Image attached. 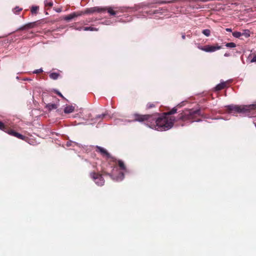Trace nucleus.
<instances>
[{
    "instance_id": "cd10ccee",
    "label": "nucleus",
    "mask_w": 256,
    "mask_h": 256,
    "mask_svg": "<svg viewBox=\"0 0 256 256\" xmlns=\"http://www.w3.org/2000/svg\"><path fill=\"white\" fill-rule=\"evenodd\" d=\"M53 5V3L52 1H48V0H46L45 1V6H46L52 7Z\"/></svg>"
},
{
    "instance_id": "c9c22d12",
    "label": "nucleus",
    "mask_w": 256,
    "mask_h": 256,
    "mask_svg": "<svg viewBox=\"0 0 256 256\" xmlns=\"http://www.w3.org/2000/svg\"><path fill=\"white\" fill-rule=\"evenodd\" d=\"M182 39H184H184H185V38H186V36H185V34H183V35L182 36Z\"/></svg>"
},
{
    "instance_id": "a211bd4d",
    "label": "nucleus",
    "mask_w": 256,
    "mask_h": 256,
    "mask_svg": "<svg viewBox=\"0 0 256 256\" xmlns=\"http://www.w3.org/2000/svg\"><path fill=\"white\" fill-rule=\"evenodd\" d=\"M105 8H106V10H107L108 13H109L110 15L114 16L116 14V12L114 11L111 7Z\"/></svg>"
},
{
    "instance_id": "a878e982",
    "label": "nucleus",
    "mask_w": 256,
    "mask_h": 256,
    "mask_svg": "<svg viewBox=\"0 0 256 256\" xmlns=\"http://www.w3.org/2000/svg\"><path fill=\"white\" fill-rule=\"evenodd\" d=\"M22 8H20L19 7H16L14 10L13 12L16 14H18L19 12L22 10Z\"/></svg>"
},
{
    "instance_id": "4c0bfd02",
    "label": "nucleus",
    "mask_w": 256,
    "mask_h": 256,
    "mask_svg": "<svg viewBox=\"0 0 256 256\" xmlns=\"http://www.w3.org/2000/svg\"><path fill=\"white\" fill-rule=\"evenodd\" d=\"M160 4L166 3V2H160Z\"/></svg>"
},
{
    "instance_id": "f3484780",
    "label": "nucleus",
    "mask_w": 256,
    "mask_h": 256,
    "mask_svg": "<svg viewBox=\"0 0 256 256\" xmlns=\"http://www.w3.org/2000/svg\"><path fill=\"white\" fill-rule=\"evenodd\" d=\"M242 36H244L246 38H248L250 36V31L248 30H244L242 32H241Z\"/></svg>"
},
{
    "instance_id": "412c9836",
    "label": "nucleus",
    "mask_w": 256,
    "mask_h": 256,
    "mask_svg": "<svg viewBox=\"0 0 256 256\" xmlns=\"http://www.w3.org/2000/svg\"><path fill=\"white\" fill-rule=\"evenodd\" d=\"M49 98H50V100L52 101V102H59V100L56 96H50L49 97Z\"/></svg>"
},
{
    "instance_id": "f704fd0d",
    "label": "nucleus",
    "mask_w": 256,
    "mask_h": 256,
    "mask_svg": "<svg viewBox=\"0 0 256 256\" xmlns=\"http://www.w3.org/2000/svg\"><path fill=\"white\" fill-rule=\"evenodd\" d=\"M61 10H61V9H60V8H58V9L56 10V12H61Z\"/></svg>"
},
{
    "instance_id": "7ed1b4c3",
    "label": "nucleus",
    "mask_w": 256,
    "mask_h": 256,
    "mask_svg": "<svg viewBox=\"0 0 256 256\" xmlns=\"http://www.w3.org/2000/svg\"><path fill=\"white\" fill-rule=\"evenodd\" d=\"M226 110L228 112H236V113H246L249 112L251 110L256 108L255 105L250 106H238V105H229L226 106Z\"/></svg>"
},
{
    "instance_id": "39448f33",
    "label": "nucleus",
    "mask_w": 256,
    "mask_h": 256,
    "mask_svg": "<svg viewBox=\"0 0 256 256\" xmlns=\"http://www.w3.org/2000/svg\"><path fill=\"white\" fill-rule=\"evenodd\" d=\"M90 176L98 186H102L104 184V180L102 174L93 172L90 173Z\"/></svg>"
},
{
    "instance_id": "6ab92c4d",
    "label": "nucleus",
    "mask_w": 256,
    "mask_h": 256,
    "mask_svg": "<svg viewBox=\"0 0 256 256\" xmlns=\"http://www.w3.org/2000/svg\"><path fill=\"white\" fill-rule=\"evenodd\" d=\"M166 10L163 8H159L158 10H154L153 11H150V14H158L162 12L161 11L162 10Z\"/></svg>"
},
{
    "instance_id": "6e6552de",
    "label": "nucleus",
    "mask_w": 256,
    "mask_h": 256,
    "mask_svg": "<svg viewBox=\"0 0 256 256\" xmlns=\"http://www.w3.org/2000/svg\"><path fill=\"white\" fill-rule=\"evenodd\" d=\"M96 152H99L103 156H105L106 158H114L110 153L108 152V151L104 148L100 147V146H96Z\"/></svg>"
},
{
    "instance_id": "e433bc0d",
    "label": "nucleus",
    "mask_w": 256,
    "mask_h": 256,
    "mask_svg": "<svg viewBox=\"0 0 256 256\" xmlns=\"http://www.w3.org/2000/svg\"><path fill=\"white\" fill-rule=\"evenodd\" d=\"M104 174L106 175H108V176H112V175L110 174H108V173L104 172Z\"/></svg>"
},
{
    "instance_id": "c85d7f7f",
    "label": "nucleus",
    "mask_w": 256,
    "mask_h": 256,
    "mask_svg": "<svg viewBox=\"0 0 256 256\" xmlns=\"http://www.w3.org/2000/svg\"><path fill=\"white\" fill-rule=\"evenodd\" d=\"M120 180H122L124 178V174L122 172H120Z\"/></svg>"
},
{
    "instance_id": "20e7f679",
    "label": "nucleus",
    "mask_w": 256,
    "mask_h": 256,
    "mask_svg": "<svg viewBox=\"0 0 256 256\" xmlns=\"http://www.w3.org/2000/svg\"><path fill=\"white\" fill-rule=\"evenodd\" d=\"M1 130H4L8 134H9L15 136L19 139L22 140H26V137L15 132L14 130L6 127L4 124L1 122Z\"/></svg>"
},
{
    "instance_id": "aec40b11",
    "label": "nucleus",
    "mask_w": 256,
    "mask_h": 256,
    "mask_svg": "<svg viewBox=\"0 0 256 256\" xmlns=\"http://www.w3.org/2000/svg\"><path fill=\"white\" fill-rule=\"evenodd\" d=\"M202 33L206 36H209L210 34V30L208 29H205L202 31Z\"/></svg>"
},
{
    "instance_id": "9d476101",
    "label": "nucleus",
    "mask_w": 256,
    "mask_h": 256,
    "mask_svg": "<svg viewBox=\"0 0 256 256\" xmlns=\"http://www.w3.org/2000/svg\"><path fill=\"white\" fill-rule=\"evenodd\" d=\"M38 22L37 21V22H30V23L27 24L26 25L19 28L16 30L17 31L20 30H26V29L33 28L37 25V24L38 23Z\"/></svg>"
},
{
    "instance_id": "9b49d317",
    "label": "nucleus",
    "mask_w": 256,
    "mask_h": 256,
    "mask_svg": "<svg viewBox=\"0 0 256 256\" xmlns=\"http://www.w3.org/2000/svg\"><path fill=\"white\" fill-rule=\"evenodd\" d=\"M58 104H51L49 103L46 104V108L48 110H55L58 108Z\"/></svg>"
},
{
    "instance_id": "f8f14e48",
    "label": "nucleus",
    "mask_w": 256,
    "mask_h": 256,
    "mask_svg": "<svg viewBox=\"0 0 256 256\" xmlns=\"http://www.w3.org/2000/svg\"><path fill=\"white\" fill-rule=\"evenodd\" d=\"M74 107L72 106H68L64 109V112L66 114L72 113L74 111Z\"/></svg>"
},
{
    "instance_id": "b1692460",
    "label": "nucleus",
    "mask_w": 256,
    "mask_h": 256,
    "mask_svg": "<svg viewBox=\"0 0 256 256\" xmlns=\"http://www.w3.org/2000/svg\"><path fill=\"white\" fill-rule=\"evenodd\" d=\"M232 36L235 38H238L242 36V34L240 32H232Z\"/></svg>"
},
{
    "instance_id": "7c9ffc66",
    "label": "nucleus",
    "mask_w": 256,
    "mask_h": 256,
    "mask_svg": "<svg viewBox=\"0 0 256 256\" xmlns=\"http://www.w3.org/2000/svg\"><path fill=\"white\" fill-rule=\"evenodd\" d=\"M42 72V69L36 70V71H34V73L38 74V73L41 72Z\"/></svg>"
},
{
    "instance_id": "393cba45",
    "label": "nucleus",
    "mask_w": 256,
    "mask_h": 256,
    "mask_svg": "<svg viewBox=\"0 0 256 256\" xmlns=\"http://www.w3.org/2000/svg\"><path fill=\"white\" fill-rule=\"evenodd\" d=\"M84 30L87 31V30H90V31H94V30H97V29L96 28H93V27H84Z\"/></svg>"
},
{
    "instance_id": "f03ea898",
    "label": "nucleus",
    "mask_w": 256,
    "mask_h": 256,
    "mask_svg": "<svg viewBox=\"0 0 256 256\" xmlns=\"http://www.w3.org/2000/svg\"><path fill=\"white\" fill-rule=\"evenodd\" d=\"M200 114V110H186L178 114L177 118L178 120H181L184 122L187 120H189L190 122H198L200 120L198 117Z\"/></svg>"
},
{
    "instance_id": "c756f323",
    "label": "nucleus",
    "mask_w": 256,
    "mask_h": 256,
    "mask_svg": "<svg viewBox=\"0 0 256 256\" xmlns=\"http://www.w3.org/2000/svg\"><path fill=\"white\" fill-rule=\"evenodd\" d=\"M250 62H256V55L253 57V58L251 60Z\"/></svg>"
},
{
    "instance_id": "f257e3e1",
    "label": "nucleus",
    "mask_w": 256,
    "mask_h": 256,
    "mask_svg": "<svg viewBox=\"0 0 256 256\" xmlns=\"http://www.w3.org/2000/svg\"><path fill=\"white\" fill-rule=\"evenodd\" d=\"M133 118L134 121L144 122L148 127L160 131L170 128L175 120L174 116H168L164 113L162 115L158 114H134Z\"/></svg>"
},
{
    "instance_id": "4468645a",
    "label": "nucleus",
    "mask_w": 256,
    "mask_h": 256,
    "mask_svg": "<svg viewBox=\"0 0 256 256\" xmlns=\"http://www.w3.org/2000/svg\"><path fill=\"white\" fill-rule=\"evenodd\" d=\"M50 78L52 80H57L60 76V74L58 72H52L49 75Z\"/></svg>"
},
{
    "instance_id": "423d86ee",
    "label": "nucleus",
    "mask_w": 256,
    "mask_h": 256,
    "mask_svg": "<svg viewBox=\"0 0 256 256\" xmlns=\"http://www.w3.org/2000/svg\"><path fill=\"white\" fill-rule=\"evenodd\" d=\"M106 11V8H103L100 6H95L90 8H86L84 11H81L82 13V15L84 14H92L94 12H104Z\"/></svg>"
},
{
    "instance_id": "5701e85b",
    "label": "nucleus",
    "mask_w": 256,
    "mask_h": 256,
    "mask_svg": "<svg viewBox=\"0 0 256 256\" xmlns=\"http://www.w3.org/2000/svg\"><path fill=\"white\" fill-rule=\"evenodd\" d=\"M156 103H150L149 102L146 104V109H150L156 106Z\"/></svg>"
},
{
    "instance_id": "4be33fe9",
    "label": "nucleus",
    "mask_w": 256,
    "mask_h": 256,
    "mask_svg": "<svg viewBox=\"0 0 256 256\" xmlns=\"http://www.w3.org/2000/svg\"><path fill=\"white\" fill-rule=\"evenodd\" d=\"M39 8L37 6H32L31 8V12L32 14H36Z\"/></svg>"
},
{
    "instance_id": "0eeeda50",
    "label": "nucleus",
    "mask_w": 256,
    "mask_h": 256,
    "mask_svg": "<svg viewBox=\"0 0 256 256\" xmlns=\"http://www.w3.org/2000/svg\"><path fill=\"white\" fill-rule=\"evenodd\" d=\"M200 50L208 52H214L217 50H220L222 47L218 46V44L216 46L206 45L204 46H198V47Z\"/></svg>"
},
{
    "instance_id": "1a4fd4ad",
    "label": "nucleus",
    "mask_w": 256,
    "mask_h": 256,
    "mask_svg": "<svg viewBox=\"0 0 256 256\" xmlns=\"http://www.w3.org/2000/svg\"><path fill=\"white\" fill-rule=\"evenodd\" d=\"M82 15V13L81 11L74 12L66 16L64 18V20L66 21H70V20H72V18L76 17L81 16Z\"/></svg>"
},
{
    "instance_id": "dca6fc26",
    "label": "nucleus",
    "mask_w": 256,
    "mask_h": 256,
    "mask_svg": "<svg viewBox=\"0 0 256 256\" xmlns=\"http://www.w3.org/2000/svg\"><path fill=\"white\" fill-rule=\"evenodd\" d=\"M176 112H177L176 108H174L170 110L169 112H165L164 114L168 116H170V115H172V114H176Z\"/></svg>"
},
{
    "instance_id": "58836bf2",
    "label": "nucleus",
    "mask_w": 256,
    "mask_h": 256,
    "mask_svg": "<svg viewBox=\"0 0 256 256\" xmlns=\"http://www.w3.org/2000/svg\"><path fill=\"white\" fill-rule=\"evenodd\" d=\"M228 56V54H224V56Z\"/></svg>"
},
{
    "instance_id": "bb28decb",
    "label": "nucleus",
    "mask_w": 256,
    "mask_h": 256,
    "mask_svg": "<svg viewBox=\"0 0 256 256\" xmlns=\"http://www.w3.org/2000/svg\"><path fill=\"white\" fill-rule=\"evenodd\" d=\"M226 46L228 48H234L236 46V44L231 42L226 44Z\"/></svg>"
},
{
    "instance_id": "72a5a7b5",
    "label": "nucleus",
    "mask_w": 256,
    "mask_h": 256,
    "mask_svg": "<svg viewBox=\"0 0 256 256\" xmlns=\"http://www.w3.org/2000/svg\"><path fill=\"white\" fill-rule=\"evenodd\" d=\"M226 32H232V29L231 28H226Z\"/></svg>"
},
{
    "instance_id": "2f4dec72",
    "label": "nucleus",
    "mask_w": 256,
    "mask_h": 256,
    "mask_svg": "<svg viewBox=\"0 0 256 256\" xmlns=\"http://www.w3.org/2000/svg\"><path fill=\"white\" fill-rule=\"evenodd\" d=\"M56 94H57L58 96H61L62 98H64V96L62 95V94L60 92H56Z\"/></svg>"
},
{
    "instance_id": "2eb2a0df",
    "label": "nucleus",
    "mask_w": 256,
    "mask_h": 256,
    "mask_svg": "<svg viewBox=\"0 0 256 256\" xmlns=\"http://www.w3.org/2000/svg\"><path fill=\"white\" fill-rule=\"evenodd\" d=\"M118 166L120 167V169L122 170H125L126 169V166H125L124 162L122 160H118Z\"/></svg>"
},
{
    "instance_id": "473e14b6",
    "label": "nucleus",
    "mask_w": 256,
    "mask_h": 256,
    "mask_svg": "<svg viewBox=\"0 0 256 256\" xmlns=\"http://www.w3.org/2000/svg\"><path fill=\"white\" fill-rule=\"evenodd\" d=\"M104 114L99 115L98 116H97V118H103L104 117Z\"/></svg>"
},
{
    "instance_id": "ddd939ff",
    "label": "nucleus",
    "mask_w": 256,
    "mask_h": 256,
    "mask_svg": "<svg viewBox=\"0 0 256 256\" xmlns=\"http://www.w3.org/2000/svg\"><path fill=\"white\" fill-rule=\"evenodd\" d=\"M226 86V83L225 82H221L215 87V90L216 91H218L224 89Z\"/></svg>"
}]
</instances>
